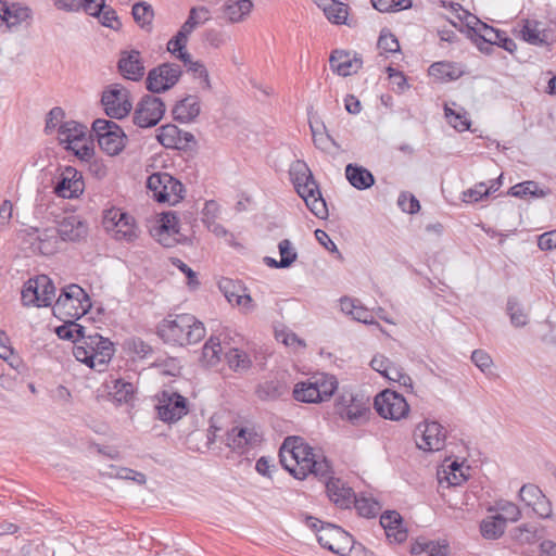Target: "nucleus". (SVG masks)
Segmentation results:
<instances>
[{
    "label": "nucleus",
    "mask_w": 556,
    "mask_h": 556,
    "mask_svg": "<svg viewBox=\"0 0 556 556\" xmlns=\"http://www.w3.org/2000/svg\"><path fill=\"white\" fill-rule=\"evenodd\" d=\"M280 463L296 479H305L309 473L324 476L328 471L325 457L300 437L287 438L279 452Z\"/></svg>",
    "instance_id": "nucleus-1"
},
{
    "label": "nucleus",
    "mask_w": 556,
    "mask_h": 556,
    "mask_svg": "<svg viewBox=\"0 0 556 556\" xmlns=\"http://www.w3.org/2000/svg\"><path fill=\"white\" fill-rule=\"evenodd\" d=\"M157 334L168 344L184 346L201 341L205 336V328L191 314H176L160 323Z\"/></svg>",
    "instance_id": "nucleus-2"
},
{
    "label": "nucleus",
    "mask_w": 556,
    "mask_h": 556,
    "mask_svg": "<svg viewBox=\"0 0 556 556\" xmlns=\"http://www.w3.org/2000/svg\"><path fill=\"white\" fill-rule=\"evenodd\" d=\"M291 180L298 194L304 200L308 210L318 218H326L328 210L313 174L303 161H294L289 169Z\"/></svg>",
    "instance_id": "nucleus-3"
},
{
    "label": "nucleus",
    "mask_w": 556,
    "mask_h": 556,
    "mask_svg": "<svg viewBox=\"0 0 556 556\" xmlns=\"http://www.w3.org/2000/svg\"><path fill=\"white\" fill-rule=\"evenodd\" d=\"M75 358L91 369L103 371L114 354L113 343L98 332L86 333L73 349Z\"/></svg>",
    "instance_id": "nucleus-4"
},
{
    "label": "nucleus",
    "mask_w": 556,
    "mask_h": 556,
    "mask_svg": "<svg viewBox=\"0 0 556 556\" xmlns=\"http://www.w3.org/2000/svg\"><path fill=\"white\" fill-rule=\"evenodd\" d=\"M337 389L338 381L334 376L318 372L298 382L293 389V397L303 403H320L330 400Z\"/></svg>",
    "instance_id": "nucleus-5"
},
{
    "label": "nucleus",
    "mask_w": 556,
    "mask_h": 556,
    "mask_svg": "<svg viewBox=\"0 0 556 556\" xmlns=\"http://www.w3.org/2000/svg\"><path fill=\"white\" fill-rule=\"evenodd\" d=\"M91 302L85 290L78 285L65 287L53 305V314L60 319H79L87 314Z\"/></svg>",
    "instance_id": "nucleus-6"
},
{
    "label": "nucleus",
    "mask_w": 556,
    "mask_h": 556,
    "mask_svg": "<svg viewBox=\"0 0 556 556\" xmlns=\"http://www.w3.org/2000/svg\"><path fill=\"white\" fill-rule=\"evenodd\" d=\"M147 187L159 202L175 205L184 199L185 189L182 184L165 172L150 175Z\"/></svg>",
    "instance_id": "nucleus-7"
},
{
    "label": "nucleus",
    "mask_w": 556,
    "mask_h": 556,
    "mask_svg": "<svg viewBox=\"0 0 556 556\" xmlns=\"http://www.w3.org/2000/svg\"><path fill=\"white\" fill-rule=\"evenodd\" d=\"M92 131L99 147L108 155L119 154L126 146L127 137L123 129L114 122L98 118L92 123Z\"/></svg>",
    "instance_id": "nucleus-8"
},
{
    "label": "nucleus",
    "mask_w": 556,
    "mask_h": 556,
    "mask_svg": "<svg viewBox=\"0 0 556 556\" xmlns=\"http://www.w3.org/2000/svg\"><path fill=\"white\" fill-rule=\"evenodd\" d=\"M18 236L35 254L52 255L59 249L60 240L54 227H26L20 231Z\"/></svg>",
    "instance_id": "nucleus-9"
},
{
    "label": "nucleus",
    "mask_w": 556,
    "mask_h": 556,
    "mask_svg": "<svg viewBox=\"0 0 556 556\" xmlns=\"http://www.w3.org/2000/svg\"><path fill=\"white\" fill-rule=\"evenodd\" d=\"M308 522L316 530L317 540L323 547L338 555H345L348 553L352 543V536L342 528L331 523L321 525L318 528L317 525L320 521L313 518H309Z\"/></svg>",
    "instance_id": "nucleus-10"
},
{
    "label": "nucleus",
    "mask_w": 556,
    "mask_h": 556,
    "mask_svg": "<svg viewBox=\"0 0 556 556\" xmlns=\"http://www.w3.org/2000/svg\"><path fill=\"white\" fill-rule=\"evenodd\" d=\"M157 417L165 424H175L189 412L188 400L173 390H164L156 396Z\"/></svg>",
    "instance_id": "nucleus-11"
},
{
    "label": "nucleus",
    "mask_w": 556,
    "mask_h": 556,
    "mask_svg": "<svg viewBox=\"0 0 556 556\" xmlns=\"http://www.w3.org/2000/svg\"><path fill=\"white\" fill-rule=\"evenodd\" d=\"M103 226L117 241L132 242L138 238V228L132 216L121 208H110L103 216Z\"/></svg>",
    "instance_id": "nucleus-12"
},
{
    "label": "nucleus",
    "mask_w": 556,
    "mask_h": 556,
    "mask_svg": "<svg viewBox=\"0 0 556 556\" xmlns=\"http://www.w3.org/2000/svg\"><path fill=\"white\" fill-rule=\"evenodd\" d=\"M55 298V287L46 275L30 278L22 290L24 305L49 306Z\"/></svg>",
    "instance_id": "nucleus-13"
},
{
    "label": "nucleus",
    "mask_w": 556,
    "mask_h": 556,
    "mask_svg": "<svg viewBox=\"0 0 556 556\" xmlns=\"http://www.w3.org/2000/svg\"><path fill=\"white\" fill-rule=\"evenodd\" d=\"M336 413L343 419L354 426H359L367 421L370 413L368 404L362 397L352 392L344 391L336 400Z\"/></svg>",
    "instance_id": "nucleus-14"
},
{
    "label": "nucleus",
    "mask_w": 556,
    "mask_h": 556,
    "mask_svg": "<svg viewBox=\"0 0 556 556\" xmlns=\"http://www.w3.org/2000/svg\"><path fill=\"white\" fill-rule=\"evenodd\" d=\"M414 438L418 448L425 452H437L445 445L446 431L438 421L425 420L417 425Z\"/></svg>",
    "instance_id": "nucleus-15"
},
{
    "label": "nucleus",
    "mask_w": 556,
    "mask_h": 556,
    "mask_svg": "<svg viewBox=\"0 0 556 556\" xmlns=\"http://www.w3.org/2000/svg\"><path fill=\"white\" fill-rule=\"evenodd\" d=\"M375 408L381 417L391 420H401L409 413L405 397L391 390H384L375 397Z\"/></svg>",
    "instance_id": "nucleus-16"
},
{
    "label": "nucleus",
    "mask_w": 556,
    "mask_h": 556,
    "mask_svg": "<svg viewBox=\"0 0 556 556\" xmlns=\"http://www.w3.org/2000/svg\"><path fill=\"white\" fill-rule=\"evenodd\" d=\"M181 73L178 64L163 63L148 73L147 89L153 93L164 92L178 83Z\"/></svg>",
    "instance_id": "nucleus-17"
},
{
    "label": "nucleus",
    "mask_w": 556,
    "mask_h": 556,
    "mask_svg": "<svg viewBox=\"0 0 556 556\" xmlns=\"http://www.w3.org/2000/svg\"><path fill=\"white\" fill-rule=\"evenodd\" d=\"M101 102L105 113L118 119L125 117L132 108L129 91L119 84L111 85L103 91Z\"/></svg>",
    "instance_id": "nucleus-18"
},
{
    "label": "nucleus",
    "mask_w": 556,
    "mask_h": 556,
    "mask_svg": "<svg viewBox=\"0 0 556 556\" xmlns=\"http://www.w3.org/2000/svg\"><path fill=\"white\" fill-rule=\"evenodd\" d=\"M31 17L33 12L27 5L0 0V28L16 31L29 26Z\"/></svg>",
    "instance_id": "nucleus-19"
},
{
    "label": "nucleus",
    "mask_w": 556,
    "mask_h": 556,
    "mask_svg": "<svg viewBox=\"0 0 556 556\" xmlns=\"http://www.w3.org/2000/svg\"><path fill=\"white\" fill-rule=\"evenodd\" d=\"M165 113V104L154 96H144L138 103L134 114V123L141 127L148 128L155 126Z\"/></svg>",
    "instance_id": "nucleus-20"
},
{
    "label": "nucleus",
    "mask_w": 556,
    "mask_h": 556,
    "mask_svg": "<svg viewBox=\"0 0 556 556\" xmlns=\"http://www.w3.org/2000/svg\"><path fill=\"white\" fill-rule=\"evenodd\" d=\"M60 143L66 149L75 151L77 155H89V148L85 144L86 127L75 121H67L60 125L58 131Z\"/></svg>",
    "instance_id": "nucleus-21"
},
{
    "label": "nucleus",
    "mask_w": 556,
    "mask_h": 556,
    "mask_svg": "<svg viewBox=\"0 0 556 556\" xmlns=\"http://www.w3.org/2000/svg\"><path fill=\"white\" fill-rule=\"evenodd\" d=\"M81 174L74 167H65L53 187V192L63 199L78 198L84 192Z\"/></svg>",
    "instance_id": "nucleus-22"
},
{
    "label": "nucleus",
    "mask_w": 556,
    "mask_h": 556,
    "mask_svg": "<svg viewBox=\"0 0 556 556\" xmlns=\"http://www.w3.org/2000/svg\"><path fill=\"white\" fill-rule=\"evenodd\" d=\"M519 500L531 507L539 517L546 519L552 516V504L538 485L523 484L519 491Z\"/></svg>",
    "instance_id": "nucleus-23"
},
{
    "label": "nucleus",
    "mask_w": 556,
    "mask_h": 556,
    "mask_svg": "<svg viewBox=\"0 0 556 556\" xmlns=\"http://www.w3.org/2000/svg\"><path fill=\"white\" fill-rule=\"evenodd\" d=\"M261 441L262 434L253 426L235 427L227 433V445L238 453H245Z\"/></svg>",
    "instance_id": "nucleus-24"
},
{
    "label": "nucleus",
    "mask_w": 556,
    "mask_h": 556,
    "mask_svg": "<svg viewBox=\"0 0 556 556\" xmlns=\"http://www.w3.org/2000/svg\"><path fill=\"white\" fill-rule=\"evenodd\" d=\"M518 35L533 46L551 45L554 41L553 33L535 20H522Z\"/></svg>",
    "instance_id": "nucleus-25"
},
{
    "label": "nucleus",
    "mask_w": 556,
    "mask_h": 556,
    "mask_svg": "<svg viewBox=\"0 0 556 556\" xmlns=\"http://www.w3.org/2000/svg\"><path fill=\"white\" fill-rule=\"evenodd\" d=\"M88 229L87 223L77 215L65 216L55 228L59 240L72 242L85 239L88 235Z\"/></svg>",
    "instance_id": "nucleus-26"
},
{
    "label": "nucleus",
    "mask_w": 556,
    "mask_h": 556,
    "mask_svg": "<svg viewBox=\"0 0 556 556\" xmlns=\"http://www.w3.org/2000/svg\"><path fill=\"white\" fill-rule=\"evenodd\" d=\"M219 289L229 303L240 306L244 313H250L254 309L251 295L245 292V289L240 283L223 278L219 281Z\"/></svg>",
    "instance_id": "nucleus-27"
},
{
    "label": "nucleus",
    "mask_w": 556,
    "mask_h": 556,
    "mask_svg": "<svg viewBox=\"0 0 556 556\" xmlns=\"http://www.w3.org/2000/svg\"><path fill=\"white\" fill-rule=\"evenodd\" d=\"M329 63L331 70L340 76L356 73L362 66V61L358 58L342 50H334L330 55Z\"/></svg>",
    "instance_id": "nucleus-28"
},
{
    "label": "nucleus",
    "mask_w": 556,
    "mask_h": 556,
    "mask_svg": "<svg viewBox=\"0 0 556 556\" xmlns=\"http://www.w3.org/2000/svg\"><path fill=\"white\" fill-rule=\"evenodd\" d=\"M118 68L125 78L139 80L144 74V66L140 52L137 50L124 52L118 61Z\"/></svg>",
    "instance_id": "nucleus-29"
},
{
    "label": "nucleus",
    "mask_w": 556,
    "mask_h": 556,
    "mask_svg": "<svg viewBox=\"0 0 556 556\" xmlns=\"http://www.w3.org/2000/svg\"><path fill=\"white\" fill-rule=\"evenodd\" d=\"M380 525L384 529L390 542L402 543L407 538V532L402 525V518L396 511H387L380 517Z\"/></svg>",
    "instance_id": "nucleus-30"
},
{
    "label": "nucleus",
    "mask_w": 556,
    "mask_h": 556,
    "mask_svg": "<svg viewBox=\"0 0 556 556\" xmlns=\"http://www.w3.org/2000/svg\"><path fill=\"white\" fill-rule=\"evenodd\" d=\"M329 498L341 508H349L356 496L353 490L340 479H332L327 483Z\"/></svg>",
    "instance_id": "nucleus-31"
},
{
    "label": "nucleus",
    "mask_w": 556,
    "mask_h": 556,
    "mask_svg": "<svg viewBox=\"0 0 556 556\" xmlns=\"http://www.w3.org/2000/svg\"><path fill=\"white\" fill-rule=\"evenodd\" d=\"M253 3L251 0H226L223 12L229 23L243 22L251 13Z\"/></svg>",
    "instance_id": "nucleus-32"
},
{
    "label": "nucleus",
    "mask_w": 556,
    "mask_h": 556,
    "mask_svg": "<svg viewBox=\"0 0 556 556\" xmlns=\"http://www.w3.org/2000/svg\"><path fill=\"white\" fill-rule=\"evenodd\" d=\"M200 100L194 96H188L174 106L173 114L175 119L189 123L200 114Z\"/></svg>",
    "instance_id": "nucleus-33"
},
{
    "label": "nucleus",
    "mask_w": 556,
    "mask_h": 556,
    "mask_svg": "<svg viewBox=\"0 0 556 556\" xmlns=\"http://www.w3.org/2000/svg\"><path fill=\"white\" fill-rule=\"evenodd\" d=\"M345 176L349 182L358 190L370 188L375 184L374 175L365 167L354 164H348Z\"/></svg>",
    "instance_id": "nucleus-34"
},
{
    "label": "nucleus",
    "mask_w": 556,
    "mask_h": 556,
    "mask_svg": "<svg viewBox=\"0 0 556 556\" xmlns=\"http://www.w3.org/2000/svg\"><path fill=\"white\" fill-rule=\"evenodd\" d=\"M429 75L439 80H454L462 76L463 70L452 62H435L429 67Z\"/></svg>",
    "instance_id": "nucleus-35"
},
{
    "label": "nucleus",
    "mask_w": 556,
    "mask_h": 556,
    "mask_svg": "<svg viewBox=\"0 0 556 556\" xmlns=\"http://www.w3.org/2000/svg\"><path fill=\"white\" fill-rule=\"evenodd\" d=\"M64 325L59 326L55 330L58 337L63 340H72L75 345L81 343L86 336V328L77 324L74 318L62 319Z\"/></svg>",
    "instance_id": "nucleus-36"
},
{
    "label": "nucleus",
    "mask_w": 556,
    "mask_h": 556,
    "mask_svg": "<svg viewBox=\"0 0 556 556\" xmlns=\"http://www.w3.org/2000/svg\"><path fill=\"white\" fill-rule=\"evenodd\" d=\"M110 388V395L118 404L129 403L135 395V387L132 383L125 381L124 379L112 380V387Z\"/></svg>",
    "instance_id": "nucleus-37"
},
{
    "label": "nucleus",
    "mask_w": 556,
    "mask_h": 556,
    "mask_svg": "<svg viewBox=\"0 0 556 556\" xmlns=\"http://www.w3.org/2000/svg\"><path fill=\"white\" fill-rule=\"evenodd\" d=\"M226 362L236 372H245L252 367L251 357L242 350L230 349L225 353Z\"/></svg>",
    "instance_id": "nucleus-38"
},
{
    "label": "nucleus",
    "mask_w": 556,
    "mask_h": 556,
    "mask_svg": "<svg viewBox=\"0 0 556 556\" xmlns=\"http://www.w3.org/2000/svg\"><path fill=\"white\" fill-rule=\"evenodd\" d=\"M439 481L445 480L450 485H459L466 480L462 465L457 462H450L444 464L442 469L438 471Z\"/></svg>",
    "instance_id": "nucleus-39"
},
{
    "label": "nucleus",
    "mask_w": 556,
    "mask_h": 556,
    "mask_svg": "<svg viewBox=\"0 0 556 556\" xmlns=\"http://www.w3.org/2000/svg\"><path fill=\"white\" fill-rule=\"evenodd\" d=\"M450 8L456 15L457 20L465 24L470 36H476L478 28L484 23L481 22L476 15L465 10L459 3H451Z\"/></svg>",
    "instance_id": "nucleus-40"
},
{
    "label": "nucleus",
    "mask_w": 556,
    "mask_h": 556,
    "mask_svg": "<svg viewBox=\"0 0 556 556\" xmlns=\"http://www.w3.org/2000/svg\"><path fill=\"white\" fill-rule=\"evenodd\" d=\"M156 138L165 148H178L181 143V132L176 125L167 124L157 129Z\"/></svg>",
    "instance_id": "nucleus-41"
},
{
    "label": "nucleus",
    "mask_w": 556,
    "mask_h": 556,
    "mask_svg": "<svg viewBox=\"0 0 556 556\" xmlns=\"http://www.w3.org/2000/svg\"><path fill=\"white\" fill-rule=\"evenodd\" d=\"M444 113L448 124L458 131H466L470 127V119L468 113L460 108L454 110L448 104L444 105Z\"/></svg>",
    "instance_id": "nucleus-42"
},
{
    "label": "nucleus",
    "mask_w": 556,
    "mask_h": 556,
    "mask_svg": "<svg viewBox=\"0 0 556 556\" xmlns=\"http://www.w3.org/2000/svg\"><path fill=\"white\" fill-rule=\"evenodd\" d=\"M506 309L513 326L525 327L528 325L529 314L525 306L517 299H508Z\"/></svg>",
    "instance_id": "nucleus-43"
},
{
    "label": "nucleus",
    "mask_w": 556,
    "mask_h": 556,
    "mask_svg": "<svg viewBox=\"0 0 556 556\" xmlns=\"http://www.w3.org/2000/svg\"><path fill=\"white\" fill-rule=\"evenodd\" d=\"M189 33L180 28L167 43V50L184 63L190 62V54L185 50Z\"/></svg>",
    "instance_id": "nucleus-44"
},
{
    "label": "nucleus",
    "mask_w": 556,
    "mask_h": 556,
    "mask_svg": "<svg viewBox=\"0 0 556 556\" xmlns=\"http://www.w3.org/2000/svg\"><path fill=\"white\" fill-rule=\"evenodd\" d=\"M211 18V12L205 7H195L192 8L189 12V16L187 21L182 24L181 28L184 31H188L191 34L194 28L200 25H203Z\"/></svg>",
    "instance_id": "nucleus-45"
},
{
    "label": "nucleus",
    "mask_w": 556,
    "mask_h": 556,
    "mask_svg": "<svg viewBox=\"0 0 556 556\" xmlns=\"http://www.w3.org/2000/svg\"><path fill=\"white\" fill-rule=\"evenodd\" d=\"M153 9L147 2H137L132 7V16L136 23L143 29L150 30L153 20Z\"/></svg>",
    "instance_id": "nucleus-46"
},
{
    "label": "nucleus",
    "mask_w": 556,
    "mask_h": 556,
    "mask_svg": "<svg viewBox=\"0 0 556 556\" xmlns=\"http://www.w3.org/2000/svg\"><path fill=\"white\" fill-rule=\"evenodd\" d=\"M103 475L110 478H118L124 480H132L138 484H144L147 479L142 472L135 471L126 467L109 466L108 470L103 471Z\"/></svg>",
    "instance_id": "nucleus-47"
},
{
    "label": "nucleus",
    "mask_w": 556,
    "mask_h": 556,
    "mask_svg": "<svg viewBox=\"0 0 556 556\" xmlns=\"http://www.w3.org/2000/svg\"><path fill=\"white\" fill-rule=\"evenodd\" d=\"M480 529L485 539L493 540L500 538L504 533L506 525L495 515L484 519L481 522Z\"/></svg>",
    "instance_id": "nucleus-48"
},
{
    "label": "nucleus",
    "mask_w": 556,
    "mask_h": 556,
    "mask_svg": "<svg viewBox=\"0 0 556 556\" xmlns=\"http://www.w3.org/2000/svg\"><path fill=\"white\" fill-rule=\"evenodd\" d=\"M494 509L498 511L496 515L506 525L508 521L516 522L521 517L519 507L509 501L500 500L496 502Z\"/></svg>",
    "instance_id": "nucleus-49"
},
{
    "label": "nucleus",
    "mask_w": 556,
    "mask_h": 556,
    "mask_svg": "<svg viewBox=\"0 0 556 556\" xmlns=\"http://www.w3.org/2000/svg\"><path fill=\"white\" fill-rule=\"evenodd\" d=\"M222 352L219 339L211 337L202 349V361L207 366H214L220 361Z\"/></svg>",
    "instance_id": "nucleus-50"
},
{
    "label": "nucleus",
    "mask_w": 556,
    "mask_h": 556,
    "mask_svg": "<svg viewBox=\"0 0 556 556\" xmlns=\"http://www.w3.org/2000/svg\"><path fill=\"white\" fill-rule=\"evenodd\" d=\"M326 17L334 24H344L348 18V5L334 0L324 11Z\"/></svg>",
    "instance_id": "nucleus-51"
},
{
    "label": "nucleus",
    "mask_w": 556,
    "mask_h": 556,
    "mask_svg": "<svg viewBox=\"0 0 556 556\" xmlns=\"http://www.w3.org/2000/svg\"><path fill=\"white\" fill-rule=\"evenodd\" d=\"M372 7L379 12H397L410 9L412 0H371Z\"/></svg>",
    "instance_id": "nucleus-52"
},
{
    "label": "nucleus",
    "mask_w": 556,
    "mask_h": 556,
    "mask_svg": "<svg viewBox=\"0 0 556 556\" xmlns=\"http://www.w3.org/2000/svg\"><path fill=\"white\" fill-rule=\"evenodd\" d=\"M353 504L358 514L366 518L375 517L380 509L379 503L371 497H356Z\"/></svg>",
    "instance_id": "nucleus-53"
},
{
    "label": "nucleus",
    "mask_w": 556,
    "mask_h": 556,
    "mask_svg": "<svg viewBox=\"0 0 556 556\" xmlns=\"http://www.w3.org/2000/svg\"><path fill=\"white\" fill-rule=\"evenodd\" d=\"M281 268L290 267L298 258V253L289 239H283L278 244Z\"/></svg>",
    "instance_id": "nucleus-54"
},
{
    "label": "nucleus",
    "mask_w": 556,
    "mask_h": 556,
    "mask_svg": "<svg viewBox=\"0 0 556 556\" xmlns=\"http://www.w3.org/2000/svg\"><path fill=\"white\" fill-rule=\"evenodd\" d=\"M387 379L399 382L401 386L412 389L413 388V381L412 378L403 371V369L395 365L393 362L388 367L384 376Z\"/></svg>",
    "instance_id": "nucleus-55"
},
{
    "label": "nucleus",
    "mask_w": 556,
    "mask_h": 556,
    "mask_svg": "<svg viewBox=\"0 0 556 556\" xmlns=\"http://www.w3.org/2000/svg\"><path fill=\"white\" fill-rule=\"evenodd\" d=\"M490 194V189H486V184L479 182L472 188H469L462 193V200L465 203H475Z\"/></svg>",
    "instance_id": "nucleus-56"
},
{
    "label": "nucleus",
    "mask_w": 556,
    "mask_h": 556,
    "mask_svg": "<svg viewBox=\"0 0 556 556\" xmlns=\"http://www.w3.org/2000/svg\"><path fill=\"white\" fill-rule=\"evenodd\" d=\"M153 228L163 230V231H172V233H178V218L174 212L163 213L159 220L157 225Z\"/></svg>",
    "instance_id": "nucleus-57"
},
{
    "label": "nucleus",
    "mask_w": 556,
    "mask_h": 556,
    "mask_svg": "<svg viewBox=\"0 0 556 556\" xmlns=\"http://www.w3.org/2000/svg\"><path fill=\"white\" fill-rule=\"evenodd\" d=\"M378 47L384 52L393 53L400 50V43L396 37L390 31L382 30L379 39Z\"/></svg>",
    "instance_id": "nucleus-58"
},
{
    "label": "nucleus",
    "mask_w": 556,
    "mask_h": 556,
    "mask_svg": "<svg viewBox=\"0 0 556 556\" xmlns=\"http://www.w3.org/2000/svg\"><path fill=\"white\" fill-rule=\"evenodd\" d=\"M539 187L534 181H523L513 186L509 189V194L517 198H522L525 195H538Z\"/></svg>",
    "instance_id": "nucleus-59"
},
{
    "label": "nucleus",
    "mask_w": 556,
    "mask_h": 556,
    "mask_svg": "<svg viewBox=\"0 0 556 556\" xmlns=\"http://www.w3.org/2000/svg\"><path fill=\"white\" fill-rule=\"evenodd\" d=\"M352 319L363 323V324H366V325H375L380 331L383 332V329L380 326V324L374 319V315L371 314V312L367 307H365L362 303H359L357 305L356 309L354 311V313L352 315Z\"/></svg>",
    "instance_id": "nucleus-60"
},
{
    "label": "nucleus",
    "mask_w": 556,
    "mask_h": 556,
    "mask_svg": "<svg viewBox=\"0 0 556 556\" xmlns=\"http://www.w3.org/2000/svg\"><path fill=\"white\" fill-rule=\"evenodd\" d=\"M64 111L59 108V106H55L53 108L49 113H48V116H47V121H46V131L47 132H52L54 129H58L59 130V127L61 124H63V118H64Z\"/></svg>",
    "instance_id": "nucleus-61"
},
{
    "label": "nucleus",
    "mask_w": 556,
    "mask_h": 556,
    "mask_svg": "<svg viewBox=\"0 0 556 556\" xmlns=\"http://www.w3.org/2000/svg\"><path fill=\"white\" fill-rule=\"evenodd\" d=\"M399 206L406 213L414 214L420 210L419 201L412 194L402 193L397 200Z\"/></svg>",
    "instance_id": "nucleus-62"
},
{
    "label": "nucleus",
    "mask_w": 556,
    "mask_h": 556,
    "mask_svg": "<svg viewBox=\"0 0 556 556\" xmlns=\"http://www.w3.org/2000/svg\"><path fill=\"white\" fill-rule=\"evenodd\" d=\"M500 36V29H495L488 24H483L478 28L476 37H478L483 43L494 45Z\"/></svg>",
    "instance_id": "nucleus-63"
},
{
    "label": "nucleus",
    "mask_w": 556,
    "mask_h": 556,
    "mask_svg": "<svg viewBox=\"0 0 556 556\" xmlns=\"http://www.w3.org/2000/svg\"><path fill=\"white\" fill-rule=\"evenodd\" d=\"M421 556H448L447 545L429 542L422 548Z\"/></svg>",
    "instance_id": "nucleus-64"
}]
</instances>
